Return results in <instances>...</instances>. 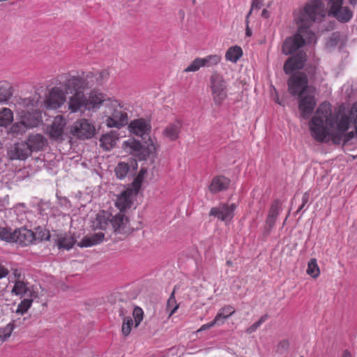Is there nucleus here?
<instances>
[{
  "label": "nucleus",
  "instance_id": "1",
  "mask_svg": "<svg viewBox=\"0 0 357 357\" xmlns=\"http://www.w3.org/2000/svg\"><path fill=\"white\" fill-rule=\"evenodd\" d=\"M312 137L318 142H323L330 137L335 144H345L357 135V102L350 110V116L344 112L333 113L328 102L319 105L309 122Z\"/></svg>",
  "mask_w": 357,
  "mask_h": 357
},
{
  "label": "nucleus",
  "instance_id": "2",
  "mask_svg": "<svg viewBox=\"0 0 357 357\" xmlns=\"http://www.w3.org/2000/svg\"><path fill=\"white\" fill-rule=\"evenodd\" d=\"M110 99L111 98L98 90H91L88 96H86L84 91H79L73 93L68 98V107L71 113L95 110L99 109L101 105L105 108L106 102Z\"/></svg>",
  "mask_w": 357,
  "mask_h": 357
},
{
  "label": "nucleus",
  "instance_id": "3",
  "mask_svg": "<svg viewBox=\"0 0 357 357\" xmlns=\"http://www.w3.org/2000/svg\"><path fill=\"white\" fill-rule=\"evenodd\" d=\"M326 10L321 0H310L294 13L296 24L306 30L314 24L321 22L326 17Z\"/></svg>",
  "mask_w": 357,
  "mask_h": 357
},
{
  "label": "nucleus",
  "instance_id": "4",
  "mask_svg": "<svg viewBox=\"0 0 357 357\" xmlns=\"http://www.w3.org/2000/svg\"><path fill=\"white\" fill-rule=\"evenodd\" d=\"M104 123L108 128H121L128 123L127 109L120 100L111 98L102 111Z\"/></svg>",
  "mask_w": 357,
  "mask_h": 357
},
{
  "label": "nucleus",
  "instance_id": "5",
  "mask_svg": "<svg viewBox=\"0 0 357 357\" xmlns=\"http://www.w3.org/2000/svg\"><path fill=\"white\" fill-rule=\"evenodd\" d=\"M142 174L143 171L141 170L132 183V188L126 189L118 196L115 205L119 209V212L115 215L114 223H126L130 221L126 215V209L131 207L133 199L139 192Z\"/></svg>",
  "mask_w": 357,
  "mask_h": 357
},
{
  "label": "nucleus",
  "instance_id": "6",
  "mask_svg": "<svg viewBox=\"0 0 357 357\" xmlns=\"http://www.w3.org/2000/svg\"><path fill=\"white\" fill-rule=\"evenodd\" d=\"M314 38V34L310 30L298 26L297 33L284 40L282 52L285 55L292 54L305 45V39L311 42Z\"/></svg>",
  "mask_w": 357,
  "mask_h": 357
},
{
  "label": "nucleus",
  "instance_id": "7",
  "mask_svg": "<svg viewBox=\"0 0 357 357\" xmlns=\"http://www.w3.org/2000/svg\"><path fill=\"white\" fill-rule=\"evenodd\" d=\"M210 89L213 100L215 105L220 106L227 98V84L223 76L214 72L209 78Z\"/></svg>",
  "mask_w": 357,
  "mask_h": 357
},
{
  "label": "nucleus",
  "instance_id": "8",
  "mask_svg": "<svg viewBox=\"0 0 357 357\" xmlns=\"http://www.w3.org/2000/svg\"><path fill=\"white\" fill-rule=\"evenodd\" d=\"M40 114L37 110L33 113L29 112H24L20 116V121L13 123L9 130L8 133L14 137L22 135L29 128L36 126L40 121Z\"/></svg>",
  "mask_w": 357,
  "mask_h": 357
},
{
  "label": "nucleus",
  "instance_id": "9",
  "mask_svg": "<svg viewBox=\"0 0 357 357\" xmlns=\"http://www.w3.org/2000/svg\"><path fill=\"white\" fill-rule=\"evenodd\" d=\"M95 75L92 72H82L77 75L70 76L65 82L66 90H73L74 93L84 91L94 85Z\"/></svg>",
  "mask_w": 357,
  "mask_h": 357
},
{
  "label": "nucleus",
  "instance_id": "10",
  "mask_svg": "<svg viewBox=\"0 0 357 357\" xmlns=\"http://www.w3.org/2000/svg\"><path fill=\"white\" fill-rule=\"evenodd\" d=\"M288 91L291 96H301L310 92L308 79L305 74L298 73L292 75L288 79Z\"/></svg>",
  "mask_w": 357,
  "mask_h": 357
},
{
  "label": "nucleus",
  "instance_id": "11",
  "mask_svg": "<svg viewBox=\"0 0 357 357\" xmlns=\"http://www.w3.org/2000/svg\"><path fill=\"white\" fill-rule=\"evenodd\" d=\"M69 132L77 139H87L94 135L96 128L89 120L82 119L75 121L70 127Z\"/></svg>",
  "mask_w": 357,
  "mask_h": 357
},
{
  "label": "nucleus",
  "instance_id": "12",
  "mask_svg": "<svg viewBox=\"0 0 357 357\" xmlns=\"http://www.w3.org/2000/svg\"><path fill=\"white\" fill-rule=\"evenodd\" d=\"M344 0H331L329 15L335 17L338 22L347 23L353 17V11L348 6H343Z\"/></svg>",
  "mask_w": 357,
  "mask_h": 357
},
{
  "label": "nucleus",
  "instance_id": "13",
  "mask_svg": "<svg viewBox=\"0 0 357 357\" xmlns=\"http://www.w3.org/2000/svg\"><path fill=\"white\" fill-rule=\"evenodd\" d=\"M66 102V93L61 87L54 86L47 96L44 105L47 109H59Z\"/></svg>",
  "mask_w": 357,
  "mask_h": 357
},
{
  "label": "nucleus",
  "instance_id": "14",
  "mask_svg": "<svg viewBox=\"0 0 357 357\" xmlns=\"http://www.w3.org/2000/svg\"><path fill=\"white\" fill-rule=\"evenodd\" d=\"M236 208V204L234 203L220 204L218 206L211 209L209 215L216 217L218 220L222 222H229L234 217Z\"/></svg>",
  "mask_w": 357,
  "mask_h": 357
},
{
  "label": "nucleus",
  "instance_id": "15",
  "mask_svg": "<svg viewBox=\"0 0 357 357\" xmlns=\"http://www.w3.org/2000/svg\"><path fill=\"white\" fill-rule=\"evenodd\" d=\"M298 98V109L303 119H307L312 114L317 105V100L314 96L310 92Z\"/></svg>",
  "mask_w": 357,
  "mask_h": 357
},
{
  "label": "nucleus",
  "instance_id": "16",
  "mask_svg": "<svg viewBox=\"0 0 357 357\" xmlns=\"http://www.w3.org/2000/svg\"><path fill=\"white\" fill-rule=\"evenodd\" d=\"M66 126V120L63 116H55L51 126L47 128L50 137L55 140H63Z\"/></svg>",
  "mask_w": 357,
  "mask_h": 357
},
{
  "label": "nucleus",
  "instance_id": "17",
  "mask_svg": "<svg viewBox=\"0 0 357 357\" xmlns=\"http://www.w3.org/2000/svg\"><path fill=\"white\" fill-rule=\"evenodd\" d=\"M13 242L21 245L26 246L31 244H36V234L34 231L26 229V227L15 229L13 232Z\"/></svg>",
  "mask_w": 357,
  "mask_h": 357
},
{
  "label": "nucleus",
  "instance_id": "18",
  "mask_svg": "<svg viewBox=\"0 0 357 357\" xmlns=\"http://www.w3.org/2000/svg\"><path fill=\"white\" fill-rule=\"evenodd\" d=\"M306 61V54L303 52L289 57L284 64V71L287 75L292 73L294 70H301L304 67Z\"/></svg>",
  "mask_w": 357,
  "mask_h": 357
},
{
  "label": "nucleus",
  "instance_id": "19",
  "mask_svg": "<svg viewBox=\"0 0 357 357\" xmlns=\"http://www.w3.org/2000/svg\"><path fill=\"white\" fill-rule=\"evenodd\" d=\"M128 128L130 132L135 135L145 138L151 132V126L149 121L144 119H137L132 121Z\"/></svg>",
  "mask_w": 357,
  "mask_h": 357
},
{
  "label": "nucleus",
  "instance_id": "20",
  "mask_svg": "<svg viewBox=\"0 0 357 357\" xmlns=\"http://www.w3.org/2000/svg\"><path fill=\"white\" fill-rule=\"evenodd\" d=\"M31 152L26 142L16 143L12 146L8 152V154L11 160H21L26 159Z\"/></svg>",
  "mask_w": 357,
  "mask_h": 357
},
{
  "label": "nucleus",
  "instance_id": "21",
  "mask_svg": "<svg viewBox=\"0 0 357 357\" xmlns=\"http://www.w3.org/2000/svg\"><path fill=\"white\" fill-rule=\"evenodd\" d=\"M183 123L180 120H176L168 123L162 132V135L165 139L174 142L179 138L181 132Z\"/></svg>",
  "mask_w": 357,
  "mask_h": 357
},
{
  "label": "nucleus",
  "instance_id": "22",
  "mask_svg": "<svg viewBox=\"0 0 357 357\" xmlns=\"http://www.w3.org/2000/svg\"><path fill=\"white\" fill-rule=\"evenodd\" d=\"M230 183V179L225 176H215L212 179L208 186V190L212 194H216L226 190L229 188Z\"/></svg>",
  "mask_w": 357,
  "mask_h": 357
},
{
  "label": "nucleus",
  "instance_id": "23",
  "mask_svg": "<svg viewBox=\"0 0 357 357\" xmlns=\"http://www.w3.org/2000/svg\"><path fill=\"white\" fill-rule=\"evenodd\" d=\"M31 152L42 150L47 144L45 138L40 134H32L26 141Z\"/></svg>",
  "mask_w": 357,
  "mask_h": 357
},
{
  "label": "nucleus",
  "instance_id": "24",
  "mask_svg": "<svg viewBox=\"0 0 357 357\" xmlns=\"http://www.w3.org/2000/svg\"><path fill=\"white\" fill-rule=\"evenodd\" d=\"M282 202L279 199L272 202L266 218V223H275L279 220V217L282 211Z\"/></svg>",
  "mask_w": 357,
  "mask_h": 357
},
{
  "label": "nucleus",
  "instance_id": "25",
  "mask_svg": "<svg viewBox=\"0 0 357 357\" xmlns=\"http://www.w3.org/2000/svg\"><path fill=\"white\" fill-rule=\"evenodd\" d=\"M119 135L116 131L104 134L100 139V146L105 151H109L116 145Z\"/></svg>",
  "mask_w": 357,
  "mask_h": 357
},
{
  "label": "nucleus",
  "instance_id": "26",
  "mask_svg": "<svg viewBox=\"0 0 357 357\" xmlns=\"http://www.w3.org/2000/svg\"><path fill=\"white\" fill-rule=\"evenodd\" d=\"M104 238L105 234L102 232H98L91 235L86 236L80 242L78 243V246L81 248L91 247L102 242Z\"/></svg>",
  "mask_w": 357,
  "mask_h": 357
},
{
  "label": "nucleus",
  "instance_id": "27",
  "mask_svg": "<svg viewBox=\"0 0 357 357\" xmlns=\"http://www.w3.org/2000/svg\"><path fill=\"white\" fill-rule=\"evenodd\" d=\"M11 293L20 296H32V290L29 287L28 283L22 280H15V284L11 290Z\"/></svg>",
  "mask_w": 357,
  "mask_h": 357
},
{
  "label": "nucleus",
  "instance_id": "28",
  "mask_svg": "<svg viewBox=\"0 0 357 357\" xmlns=\"http://www.w3.org/2000/svg\"><path fill=\"white\" fill-rule=\"evenodd\" d=\"M123 149L132 155H137L142 149V145L135 139H128L123 143Z\"/></svg>",
  "mask_w": 357,
  "mask_h": 357
},
{
  "label": "nucleus",
  "instance_id": "29",
  "mask_svg": "<svg viewBox=\"0 0 357 357\" xmlns=\"http://www.w3.org/2000/svg\"><path fill=\"white\" fill-rule=\"evenodd\" d=\"M75 243V240L72 236L67 235L58 236L55 239V244L59 249L70 250L73 247Z\"/></svg>",
  "mask_w": 357,
  "mask_h": 357
},
{
  "label": "nucleus",
  "instance_id": "30",
  "mask_svg": "<svg viewBox=\"0 0 357 357\" xmlns=\"http://www.w3.org/2000/svg\"><path fill=\"white\" fill-rule=\"evenodd\" d=\"M13 121V113L7 107L0 109V126L6 127Z\"/></svg>",
  "mask_w": 357,
  "mask_h": 357
},
{
  "label": "nucleus",
  "instance_id": "31",
  "mask_svg": "<svg viewBox=\"0 0 357 357\" xmlns=\"http://www.w3.org/2000/svg\"><path fill=\"white\" fill-rule=\"evenodd\" d=\"M243 50L238 46H232L229 47L225 54V58L227 61L232 63H236L237 61L242 56Z\"/></svg>",
  "mask_w": 357,
  "mask_h": 357
},
{
  "label": "nucleus",
  "instance_id": "32",
  "mask_svg": "<svg viewBox=\"0 0 357 357\" xmlns=\"http://www.w3.org/2000/svg\"><path fill=\"white\" fill-rule=\"evenodd\" d=\"M235 312L234 307L231 305H227L224 307H222L215 317L218 319V321L220 324H222L225 319H227L229 317L232 315Z\"/></svg>",
  "mask_w": 357,
  "mask_h": 357
},
{
  "label": "nucleus",
  "instance_id": "33",
  "mask_svg": "<svg viewBox=\"0 0 357 357\" xmlns=\"http://www.w3.org/2000/svg\"><path fill=\"white\" fill-rule=\"evenodd\" d=\"M111 226V230L115 234H121L123 236H127L131 234L133 229L130 227V225H109Z\"/></svg>",
  "mask_w": 357,
  "mask_h": 357
},
{
  "label": "nucleus",
  "instance_id": "34",
  "mask_svg": "<svg viewBox=\"0 0 357 357\" xmlns=\"http://www.w3.org/2000/svg\"><path fill=\"white\" fill-rule=\"evenodd\" d=\"M202 67H212L217 66L221 61V56L218 54L208 55L204 58H201Z\"/></svg>",
  "mask_w": 357,
  "mask_h": 357
},
{
  "label": "nucleus",
  "instance_id": "35",
  "mask_svg": "<svg viewBox=\"0 0 357 357\" xmlns=\"http://www.w3.org/2000/svg\"><path fill=\"white\" fill-rule=\"evenodd\" d=\"M14 328L15 324L13 322L8 323L6 326L0 328V340L1 342H4L8 340Z\"/></svg>",
  "mask_w": 357,
  "mask_h": 357
},
{
  "label": "nucleus",
  "instance_id": "36",
  "mask_svg": "<svg viewBox=\"0 0 357 357\" xmlns=\"http://www.w3.org/2000/svg\"><path fill=\"white\" fill-rule=\"evenodd\" d=\"M114 217L109 211L102 210L97 214L96 220L98 223H114Z\"/></svg>",
  "mask_w": 357,
  "mask_h": 357
},
{
  "label": "nucleus",
  "instance_id": "37",
  "mask_svg": "<svg viewBox=\"0 0 357 357\" xmlns=\"http://www.w3.org/2000/svg\"><path fill=\"white\" fill-rule=\"evenodd\" d=\"M307 273L311 277L316 278L320 274V270L317 263V259H311L307 264Z\"/></svg>",
  "mask_w": 357,
  "mask_h": 357
},
{
  "label": "nucleus",
  "instance_id": "38",
  "mask_svg": "<svg viewBox=\"0 0 357 357\" xmlns=\"http://www.w3.org/2000/svg\"><path fill=\"white\" fill-rule=\"evenodd\" d=\"M130 170V166L128 163L121 162L115 168V174L119 179L125 178Z\"/></svg>",
  "mask_w": 357,
  "mask_h": 357
},
{
  "label": "nucleus",
  "instance_id": "39",
  "mask_svg": "<svg viewBox=\"0 0 357 357\" xmlns=\"http://www.w3.org/2000/svg\"><path fill=\"white\" fill-rule=\"evenodd\" d=\"M36 234V243L40 242L44 240H50V234L49 231L43 229L41 227L38 226L36 228V231L34 232Z\"/></svg>",
  "mask_w": 357,
  "mask_h": 357
},
{
  "label": "nucleus",
  "instance_id": "40",
  "mask_svg": "<svg viewBox=\"0 0 357 357\" xmlns=\"http://www.w3.org/2000/svg\"><path fill=\"white\" fill-rule=\"evenodd\" d=\"M33 300L31 298H25L22 300L18 305L16 310V313L20 314H24L31 307Z\"/></svg>",
  "mask_w": 357,
  "mask_h": 357
},
{
  "label": "nucleus",
  "instance_id": "41",
  "mask_svg": "<svg viewBox=\"0 0 357 357\" xmlns=\"http://www.w3.org/2000/svg\"><path fill=\"white\" fill-rule=\"evenodd\" d=\"M13 232L8 227H0V238L7 242H13Z\"/></svg>",
  "mask_w": 357,
  "mask_h": 357
},
{
  "label": "nucleus",
  "instance_id": "42",
  "mask_svg": "<svg viewBox=\"0 0 357 357\" xmlns=\"http://www.w3.org/2000/svg\"><path fill=\"white\" fill-rule=\"evenodd\" d=\"M178 305L174 297V292L173 291L167 302V310L169 312V316H172L178 309Z\"/></svg>",
  "mask_w": 357,
  "mask_h": 357
},
{
  "label": "nucleus",
  "instance_id": "43",
  "mask_svg": "<svg viewBox=\"0 0 357 357\" xmlns=\"http://www.w3.org/2000/svg\"><path fill=\"white\" fill-rule=\"evenodd\" d=\"M201 67H202L201 58H196L189 64V66L187 68L184 69V72H196L198 70H199Z\"/></svg>",
  "mask_w": 357,
  "mask_h": 357
},
{
  "label": "nucleus",
  "instance_id": "44",
  "mask_svg": "<svg viewBox=\"0 0 357 357\" xmlns=\"http://www.w3.org/2000/svg\"><path fill=\"white\" fill-rule=\"evenodd\" d=\"M92 73L95 75V77L93 79L94 84L97 83L98 84H101L109 77V73L107 70H101L100 72Z\"/></svg>",
  "mask_w": 357,
  "mask_h": 357
},
{
  "label": "nucleus",
  "instance_id": "45",
  "mask_svg": "<svg viewBox=\"0 0 357 357\" xmlns=\"http://www.w3.org/2000/svg\"><path fill=\"white\" fill-rule=\"evenodd\" d=\"M132 324L133 321L131 317H128L124 319L122 326V333L125 336H128L130 334Z\"/></svg>",
  "mask_w": 357,
  "mask_h": 357
},
{
  "label": "nucleus",
  "instance_id": "46",
  "mask_svg": "<svg viewBox=\"0 0 357 357\" xmlns=\"http://www.w3.org/2000/svg\"><path fill=\"white\" fill-rule=\"evenodd\" d=\"M268 319V315L264 314L261 317L259 321L254 323L252 326H250L246 331V332L249 334L255 332L261 325Z\"/></svg>",
  "mask_w": 357,
  "mask_h": 357
},
{
  "label": "nucleus",
  "instance_id": "47",
  "mask_svg": "<svg viewBox=\"0 0 357 357\" xmlns=\"http://www.w3.org/2000/svg\"><path fill=\"white\" fill-rule=\"evenodd\" d=\"M132 314L133 317L135 319V326L137 327L140 322L142 321V320L143 319V310L139 307H136L134 308Z\"/></svg>",
  "mask_w": 357,
  "mask_h": 357
},
{
  "label": "nucleus",
  "instance_id": "48",
  "mask_svg": "<svg viewBox=\"0 0 357 357\" xmlns=\"http://www.w3.org/2000/svg\"><path fill=\"white\" fill-rule=\"evenodd\" d=\"M309 200H310V193H309V192H305L303 195V197H302V204L298 207V211H301L305 209V207L309 203Z\"/></svg>",
  "mask_w": 357,
  "mask_h": 357
},
{
  "label": "nucleus",
  "instance_id": "49",
  "mask_svg": "<svg viewBox=\"0 0 357 357\" xmlns=\"http://www.w3.org/2000/svg\"><path fill=\"white\" fill-rule=\"evenodd\" d=\"M215 325H221L220 323H219V321H218V319H216L215 317L210 323L202 325L198 331L209 329L211 327L214 326Z\"/></svg>",
  "mask_w": 357,
  "mask_h": 357
},
{
  "label": "nucleus",
  "instance_id": "50",
  "mask_svg": "<svg viewBox=\"0 0 357 357\" xmlns=\"http://www.w3.org/2000/svg\"><path fill=\"white\" fill-rule=\"evenodd\" d=\"M9 272L10 271L6 265L0 262V280L6 278L8 275Z\"/></svg>",
  "mask_w": 357,
  "mask_h": 357
},
{
  "label": "nucleus",
  "instance_id": "51",
  "mask_svg": "<svg viewBox=\"0 0 357 357\" xmlns=\"http://www.w3.org/2000/svg\"><path fill=\"white\" fill-rule=\"evenodd\" d=\"M263 1L264 0H252L250 11L252 13L254 9H260L263 6Z\"/></svg>",
  "mask_w": 357,
  "mask_h": 357
},
{
  "label": "nucleus",
  "instance_id": "52",
  "mask_svg": "<svg viewBox=\"0 0 357 357\" xmlns=\"http://www.w3.org/2000/svg\"><path fill=\"white\" fill-rule=\"evenodd\" d=\"M250 15H251V11H249L245 17V25H246L245 35L247 36H251V35H252V31L249 26V17H250Z\"/></svg>",
  "mask_w": 357,
  "mask_h": 357
},
{
  "label": "nucleus",
  "instance_id": "53",
  "mask_svg": "<svg viewBox=\"0 0 357 357\" xmlns=\"http://www.w3.org/2000/svg\"><path fill=\"white\" fill-rule=\"evenodd\" d=\"M13 275L15 277V280H21V273L17 269H12Z\"/></svg>",
  "mask_w": 357,
  "mask_h": 357
},
{
  "label": "nucleus",
  "instance_id": "54",
  "mask_svg": "<svg viewBox=\"0 0 357 357\" xmlns=\"http://www.w3.org/2000/svg\"><path fill=\"white\" fill-rule=\"evenodd\" d=\"M148 148L150 151H155L158 148V146L155 145L153 142H151V143L149 145Z\"/></svg>",
  "mask_w": 357,
  "mask_h": 357
},
{
  "label": "nucleus",
  "instance_id": "55",
  "mask_svg": "<svg viewBox=\"0 0 357 357\" xmlns=\"http://www.w3.org/2000/svg\"><path fill=\"white\" fill-rule=\"evenodd\" d=\"M342 357H353V356L350 352H349L347 350H346L344 351Z\"/></svg>",
  "mask_w": 357,
  "mask_h": 357
},
{
  "label": "nucleus",
  "instance_id": "56",
  "mask_svg": "<svg viewBox=\"0 0 357 357\" xmlns=\"http://www.w3.org/2000/svg\"><path fill=\"white\" fill-rule=\"evenodd\" d=\"M261 15L264 17H268V11L266 9H264L262 10V13H261Z\"/></svg>",
  "mask_w": 357,
  "mask_h": 357
},
{
  "label": "nucleus",
  "instance_id": "57",
  "mask_svg": "<svg viewBox=\"0 0 357 357\" xmlns=\"http://www.w3.org/2000/svg\"><path fill=\"white\" fill-rule=\"evenodd\" d=\"M349 3L351 6H355L357 4V0H349Z\"/></svg>",
  "mask_w": 357,
  "mask_h": 357
},
{
  "label": "nucleus",
  "instance_id": "58",
  "mask_svg": "<svg viewBox=\"0 0 357 357\" xmlns=\"http://www.w3.org/2000/svg\"><path fill=\"white\" fill-rule=\"evenodd\" d=\"M9 96H10V93L8 92V93H6V95L4 96V97L3 98H1V100H6L8 98Z\"/></svg>",
  "mask_w": 357,
  "mask_h": 357
},
{
  "label": "nucleus",
  "instance_id": "59",
  "mask_svg": "<svg viewBox=\"0 0 357 357\" xmlns=\"http://www.w3.org/2000/svg\"><path fill=\"white\" fill-rule=\"evenodd\" d=\"M226 264L228 266H232V265H233V263L231 260H227Z\"/></svg>",
  "mask_w": 357,
  "mask_h": 357
},
{
  "label": "nucleus",
  "instance_id": "60",
  "mask_svg": "<svg viewBox=\"0 0 357 357\" xmlns=\"http://www.w3.org/2000/svg\"><path fill=\"white\" fill-rule=\"evenodd\" d=\"M275 102H276L277 103H278L279 105H282V102L280 101V100H279V98H277V99L275 100Z\"/></svg>",
  "mask_w": 357,
  "mask_h": 357
},
{
  "label": "nucleus",
  "instance_id": "61",
  "mask_svg": "<svg viewBox=\"0 0 357 357\" xmlns=\"http://www.w3.org/2000/svg\"><path fill=\"white\" fill-rule=\"evenodd\" d=\"M331 4V0H328V6Z\"/></svg>",
  "mask_w": 357,
  "mask_h": 357
}]
</instances>
